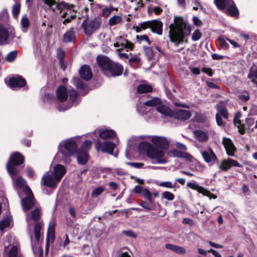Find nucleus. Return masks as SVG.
Returning a JSON list of instances; mask_svg holds the SVG:
<instances>
[{"label": "nucleus", "instance_id": "1", "mask_svg": "<svg viewBox=\"0 0 257 257\" xmlns=\"http://www.w3.org/2000/svg\"><path fill=\"white\" fill-rule=\"evenodd\" d=\"M24 161V157L19 152L13 153L6 165L7 170L11 176L15 186L23 188L27 196L22 200V205L24 211L31 209L34 205V196L30 188L26 185V182L21 176H17L18 170L17 167Z\"/></svg>", "mask_w": 257, "mask_h": 257}, {"label": "nucleus", "instance_id": "2", "mask_svg": "<svg viewBox=\"0 0 257 257\" xmlns=\"http://www.w3.org/2000/svg\"><path fill=\"white\" fill-rule=\"evenodd\" d=\"M169 37L171 42L175 46H178L180 43L188 42L185 37L191 33V26L182 17L175 16L173 23L169 26Z\"/></svg>", "mask_w": 257, "mask_h": 257}, {"label": "nucleus", "instance_id": "3", "mask_svg": "<svg viewBox=\"0 0 257 257\" xmlns=\"http://www.w3.org/2000/svg\"><path fill=\"white\" fill-rule=\"evenodd\" d=\"M56 94V108L59 111H65L71 107L73 105L77 104L78 94L77 91L74 89L69 90V99L67 90L63 85L57 88Z\"/></svg>", "mask_w": 257, "mask_h": 257}, {"label": "nucleus", "instance_id": "4", "mask_svg": "<svg viewBox=\"0 0 257 257\" xmlns=\"http://www.w3.org/2000/svg\"><path fill=\"white\" fill-rule=\"evenodd\" d=\"M8 13L6 10L0 14V45L10 44L16 37L14 27L7 21Z\"/></svg>", "mask_w": 257, "mask_h": 257}, {"label": "nucleus", "instance_id": "5", "mask_svg": "<svg viewBox=\"0 0 257 257\" xmlns=\"http://www.w3.org/2000/svg\"><path fill=\"white\" fill-rule=\"evenodd\" d=\"M96 61L99 67L106 76L115 77L121 75L123 71L122 66L112 62L108 57L98 55Z\"/></svg>", "mask_w": 257, "mask_h": 257}, {"label": "nucleus", "instance_id": "6", "mask_svg": "<svg viewBox=\"0 0 257 257\" xmlns=\"http://www.w3.org/2000/svg\"><path fill=\"white\" fill-rule=\"evenodd\" d=\"M139 147L151 159L152 163L165 164L167 162L166 159L164 157L165 152L163 150L156 148L147 142H141Z\"/></svg>", "mask_w": 257, "mask_h": 257}, {"label": "nucleus", "instance_id": "7", "mask_svg": "<svg viewBox=\"0 0 257 257\" xmlns=\"http://www.w3.org/2000/svg\"><path fill=\"white\" fill-rule=\"evenodd\" d=\"M76 142L74 138H70L60 143L57 157L64 163H69L70 157L75 154L77 150Z\"/></svg>", "mask_w": 257, "mask_h": 257}, {"label": "nucleus", "instance_id": "8", "mask_svg": "<svg viewBox=\"0 0 257 257\" xmlns=\"http://www.w3.org/2000/svg\"><path fill=\"white\" fill-rule=\"evenodd\" d=\"M66 172L64 166L58 164L53 169V175L46 172L43 176L42 182L44 185L51 188L56 187Z\"/></svg>", "mask_w": 257, "mask_h": 257}, {"label": "nucleus", "instance_id": "9", "mask_svg": "<svg viewBox=\"0 0 257 257\" xmlns=\"http://www.w3.org/2000/svg\"><path fill=\"white\" fill-rule=\"evenodd\" d=\"M217 7L220 10H224L226 7L227 13L232 17H237L238 11L232 0H214Z\"/></svg>", "mask_w": 257, "mask_h": 257}, {"label": "nucleus", "instance_id": "10", "mask_svg": "<svg viewBox=\"0 0 257 257\" xmlns=\"http://www.w3.org/2000/svg\"><path fill=\"white\" fill-rule=\"evenodd\" d=\"M101 23L100 19L98 18H95L89 22H87L85 20L82 24V27L85 34L87 36H90L99 28Z\"/></svg>", "mask_w": 257, "mask_h": 257}, {"label": "nucleus", "instance_id": "11", "mask_svg": "<svg viewBox=\"0 0 257 257\" xmlns=\"http://www.w3.org/2000/svg\"><path fill=\"white\" fill-rule=\"evenodd\" d=\"M142 29L150 28L153 33L161 35L162 34L163 23L157 20L145 22L140 24Z\"/></svg>", "mask_w": 257, "mask_h": 257}, {"label": "nucleus", "instance_id": "12", "mask_svg": "<svg viewBox=\"0 0 257 257\" xmlns=\"http://www.w3.org/2000/svg\"><path fill=\"white\" fill-rule=\"evenodd\" d=\"M95 147L97 150H101L102 152L108 153L111 155H114L117 157L116 154H113V151L115 148V145L110 141L101 142L98 140L95 143Z\"/></svg>", "mask_w": 257, "mask_h": 257}, {"label": "nucleus", "instance_id": "13", "mask_svg": "<svg viewBox=\"0 0 257 257\" xmlns=\"http://www.w3.org/2000/svg\"><path fill=\"white\" fill-rule=\"evenodd\" d=\"M200 153L204 161L207 163L213 164L218 162L217 156L210 147L207 150H201Z\"/></svg>", "mask_w": 257, "mask_h": 257}, {"label": "nucleus", "instance_id": "14", "mask_svg": "<svg viewBox=\"0 0 257 257\" xmlns=\"http://www.w3.org/2000/svg\"><path fill=\"white\" fill-rule=\"evenodd\" d=\"M151 141L152 143L158 147L157 148L162 150H167L169 147V142L164 137L153 136Z\"/></svg>", "mask_w": 257, "mask_h": 257}, {"label": "nucleus", "instance_id": "15", "mask_svg": "<svg viewBox=\"0 0 257 257\" xmlns=\"http://www.w3.org/2000/svg\"><path fill=\"white\" fill-rule=\"evenodd\" d=\"M187 186L190 189L196 190L198 192L201 193L204 196L209 197L210 198H211L212 196H213V198L214 199L216 198V196L211 194L209 191L199 186L197 183L195 182H188L187 184Z\"/></svg>", "mask_w": 257, "mask_h": 257}, {"label": "nucleus", "instance_id": "16", "mask_svg": "<svg viewBox=\"0 0 257 257\" xmlns=\"http://www.w3.org/2000/svg\"><path fill=\"white\" fill-rule=\"evenodd\" d=\"M231 167H240V164L236 160L228 159L221 161L219 168L223 171H228Z\"/></svg>", "mask_w": 257, "mask_h": 257}, {"label": "nucleus", "instance_id": "17", "mask_svg": "<svg viewBox=\"0 0 257 257\" xmlns=\"http://www.w3.org/2000/svg\"><path fill=\"white\" fill-rule=\"evenodd\" d=\"M222 144L225 149L227 155L233 157L234 153L236 151V148L232 141L229 138H224L222 140Z\"/></svg>", "mask_w": 257, "mask_h": 257}, {"label": "nucleus", "instance_id": "18", "mask_svg": "<svg viewBox=\"0 0 257 257\" xmlns=\"http://www.w3.org/2000/svg\"><path fill=\"white\" fill-rule=\"evenodd\" d=\"M120 41H117L114 44V47L117 48V50H122L125 49L126 51L132 50L134 48V44L128 41L127 40L123 39L121 37H119Z\"/></svg>", "mask_w": 257, "mask_h": 257}, {"label": "nucleus", "instance_id": "19", "mask_svg": "<svg viewBox=\"0 0 257 257\" xmlns=\"http://www.w3.org/2000/svg\"><path fill=\"white\" fill-rule=\"evenodd\" d=\"M191 116V113L189 110L184 109H178L173 112V116L174 118L180 120H186Z\"/></svg>", "mask_w": 257, "mask_h": 257}, {"label": "nucleus", "instance_id": "20", "mask_svg": "<svg viewBox=\"0 0 257 257\" xmlns=\"http://www.w3.org/2000/svg\"><path fill=\"white\" fill-rule=\"evenodd\" d=\"M26 84L25 80L20 76L13 77L9 80V84L11 88L22 87Z\"/></svg>", "mask_w": 257, "mask_h": 257}, {"label": "nucleus", "instance_id": "21", "mask_svg": "<svg viewBox=\"0 0 257 257\" xmlns=\"http://www.w3.org/2000/svg\"><path fill=\"white\" fill-rule=\"evenodd\" d=\"M40 209L37 208L31 212V215L26 214V218L28 223V229L30 230V220L32 219L34 221H38L40 218Z\"/></svg>", "mask_w": 257, "mask_h": 257}, {"label": "nucleus", "instance_id": "22", "mask_svg": "<svg viewBox=\"0 0 257 257\" xmlns=\"http://www.w3.org/2000/svg\"><path fill=\"white\" fill-rule=\"evenodd\" d=\"M55 224L50 223L47 234V238L46 242V250L48 251L49 248L50 241L53 242L55 239L54 232H55Z\"/></svg>", "mask_w": 257, "mask_h": 257}, {"label": "nucleus", "instance_id": "23", "mask_svg": "<svg viewBox=\"0 0 257 257\" xmlns=\"http://www.w3.org/2000/svg\"><path fill=\"white\" fill-rule=\"evenodd\" d=\"M98 133L99 137L102 139H111L115 136V133L112 130L100 128L95 131L94 133Z\"/></svg>", "mask_w": 257, "mask_h": 257}, {"label": "nucleus", "instance_id": "24", "mask_svg": "<svg viewBox=\"0 0 257 257\" xmlns=\"http://www.w3.org/2000/svg\"><path fill=\"white\" fill-rule=\"evenodd\" d=\"M79 74L81 78L85 80H89L92 77L91 69L87 65H84L81 67Z\"/></svg>", "mask_w": 257, "mask_h": 257}, {"label": "nucleus", "instance_id": "25", "mask_svg": "<svg viewBox=\"0 0 257 257\" xmlns=\"http://www.w3.org/2000/svg\"><path fill=\"white\" fill-rule=\"evenodd\" d=\"M241 117V113L240 112H237L233 119V123L235 126H237L238 132L241 134L243 135L245 133V127L243 124L241 123L240 118Z\"/></svg>", "mask_w": 257, "mask_h": 257}, {"label": "nucleus", "instance_id": "26", "mask_svg": "<svg viewBox=\"0 0 257 257\" xmlns=\"http://www.w3.org/2000/svg\"><path fill=\"white\" fill-rule=\"evenodd\" d=\"M169 155L170 156L184 158L189 161H192V156L189 154L185 152H181L178 150H172L170 151Z\"/></svg>", "mask_w": 257, "mask_h": 257}, {"label": "nucleus", "instance_id": "27", "mask_svg": "<svg viewBox=\"0 0 257 257\" xmlns=\"http://www.w3.org/2000/svg\"><path fill=\"white\" fill-rule=\"evenodd\" d=\"M193 134L199 142H207L208 140V133L205 131L200 130H195L193 132Z\"/></svg>", "mask_w": 257, "mask_h": 257}, {"label": "nucleus", "instance_id": "28", "mask_svg": "<svg viewBox=\"0 0 257 257\" xmlns=\"http://www.w3.org/2000/svg\"><path fill=\"white\" fill-rule=\"evenodd\" d=\"M165 247L166 248L178 254H183L186 253L185 249L180 246L168 243L166 244Z\"/></svg>", "mask_w": 257, "mask_h": 257}, {"label": "nucleus", "instance_id": "29", "mask_svg": "<svg viewBox=\"0 0 257 257\" xmlns=\"http://www.w3.org/2000/svg\"><path fill=\"white\" fill-rule=\"evenodd\" d=\"M77 159L79 164L84 165L88 160V155L84 150H79L77 152Z\"/></svg>", "mask_w": 257, "mask_h": 257}, {"label": "nucleus", "instance_id": "30", "mask_svg": "<svg viewBox=\"0 0 257 257\" xmlns=\"http://www.w3.org/2000/svg\"><path fill=\"white\" fill-rule=\"evenodd\" d=\"M216 109L218 111L217 114H219L221 116H223L225 119L228 117V113L226 107L222 103H219L216 105Z\"/></svg>", "mask_w": 257, "mask_h": 257}, {"label": "nucleus", "instance_id": "31", "mask_svg": "<svg viewBox=\"0 0 257 257\" xmlns=\"http://www.w3.org/2000/svg\"><path fill=\"white\" fill-rule=\"evenodd\" d=\"M157 110L165 116H172L173 112L168 107L164 105H159L156 108Z\"/></svg>", "mask_w": 257, "mask_h": 257}, {"label": "nucleus", "instance_id": "32", "mask_svg": "<svg viewBox=\"0 0 257 257\" xmlns=\"http://www.w3.org/2000/svg\"><path fill=\"white\" fill-rule=\"evenodd\" d=\"M75 33L73 29H71L65 33L63 36L64 42L66 43L72 42L75 38Z\"/></svg>", "mask_w": 257, "mask_h": 257}, {"label": "nucleus", "instance_id": "33", "mask_svg": "<svg viewBox=\"0 0 257 257\" xmlns=\"http://www.w3.org/2000/svg\"><path fill=\"white\" fill-rule=\"evenodd\" d=\"M152 89L153 88L151 85L148 84H140L138 87L137 92L140 94L148 93L152 91Z\"/></svg>", "mask_w": 257, "mask_h": 257}, {"label": "nucleus", "instance_id": "34", "mask_svg": "<svg viewBox=\"0 0 257 257\" xmlns=\"http://www.w3.org/2000/svg\"><path fill=\"white\" fill-rule=\"evenodd\" d=\"M73 83L77 89L81 91L85 90L86 88L85 84L78 77H74L73 78Z\"/></svg>", "mask_w": 257, "mask_h": 257}, {"label": "nucleus", "instance_id": "35", "mask_svg": "<svg viewBox=\"0 0 257 257\" xmlns=\"http://www.w3.org/2000/svg\"><path fill=\"white\" fill-rule=\"evenodd\" d=\"M161 103V99L158 97H154L153 98L145 102L144 105L148 106H154L158 105Z\"/></svg>", "mask_w": 257, "mask_h": 257}, {"label": "nucleus", "instance_id": "36", "mask_svg": "<svg viewBox=\"0 0 257 257\" xmlns=\"http://www.w3.org/2000/svg\"><path fill=\"white\" fill-rule=\"evenodd\" d=\"M121 21L122 18L121 16L114 15L109 19L108 21V24L110 26H113L120 23Z\"/></svg>", "mask_w": 257, "mask_h": 257}, {"label": "nucleus", "instance_id": "37", "mask_svg": "<svg viewBox=\"0 0 257 257\" xmlns=\"http://www.w3.org/2000/svg\"><path fill=\"white\" fill-rule=\"evenodd\" d=\"M17 56L18 51L17 50L12 51L7 54L5 60L8 62H12L17 57Z\"/></svg>", "mask_w": 257, "mask_h": 257}, {"label": "nucleus", "instance_id": "38", "mask_svg": "<svg viewBox=\"0 0 257 257\" xmlns=\"http://www.w3.org/2000/svg\"><path fill=\"white\" fill-rule=\"evenodd\" d=\"M247 77L251 79V82L257 85V70L253 71L252 69H250Z\"/></svg>", "mask_w": 257, "mask_h": 257}, {"label": "nucleus", "instance_id": "39", "mask_svg": "<svg viewBox=\"0 0 257 257\" xmlns=\"http://www.w3.org/2000/svg\"><path fill=\"white\" fill-rule=\"evenodd\" d=\"M41 230L40 224L36 223L34 227V233L35 239L37 241H39L41 238Z\"/></svg>", "mask_w": 257, "mask_h": 257}, {"label": "nucleus", "instance_id": "40", "mask_svg": "<svg viewBox=\"0 0 257 257\" xmlns=\"http://www.w3.org/2000/svg\"><path fill=\"white\" fill-rule=\"evenodd\" d=\"M9 257H22L19 254L18 248L16 246H13L9 253Z\"/></svg>", "mask_w": 257, "mask_h": 257}, {"label": "nucleus", "instance_id": "41", "mask_svg": "<svg viewBox=\"0 0 257 257\" xmlns=\"http://www.w3.org/2000/svg\"><path fill=\"white\" fill-rule=\"evenodd\" d=\"M194 119L197 122L203 123L207 120V117L204 114L197 113Z\"/></svg>", "mask_w": 257, "mask_h": 257}, {"label": "nucleus", "instance_id": "42", "mask_svg": "<svg viewBox=\"0 0 257 257\" xmlns=\"http://www.w3.org/2000/svg\"><path fill=\"white\" fill-rule=\"evenodd\" d=\"M190 169L193 171H195L197 172H202L203 171L204 169V166L200 163L196 162L195 163L194 166L190 167Z\"/></svg>", "mask_w": 257, "mask_h": 257}, {"label": "nucleus", "instance_id": "43", "mask_svg": "<svg viewBox=\"0 0 257 257\" xmlns=\"http://www.w3.org/2000/svg\"><path fill=\"white\" fill-rule=\"evenodd\" d=\"M162 198L165 199L169 201H172L174 199V195L169 191H165L162 193Z\"/></svg>", "mask_w": 257, "mask_h": 257}, {"label": "nucleus", "instance_id": "44", "mask_svg": "<svg viewBox=\"0 0 257 257\" xmlns=\"http://www.w3.org/2000/svg\"><path fill=\"white\" fill-rule=\"evenodd\" d=\"M68 6V3L64 2H61L59 3H56L54 7L55 8V10H57L61 12L63 9H65V8Z\"/></svg>", "mask_w": 257, "mask_h": 257}, {"label": "nucleus", "instance_id": "45", "mask_svg": "<svg viewBox=\"0 0 257 257\" xmlns=\"http://www.w3.org/2000/svg\"><path fill=\"white\" fill-rule=\"evenodd\" d=\"M113 10L114 8L112 6L103 8L102 11V16L104 18H107Z\"/></svg>", "mask_w": 257, "mask_h": 257}, {"label": "nucleus", "instance_id": "46", "mask_svg": "<svg viewBox=\"0 0 257 257\" xmlns=\"http://www.w3.org/2000/svg\"><path fill=\"white\" fill-rule=\"evenodd\" d=\"M144 51L148 60L151 61L153 57V50L151 47H144Z\"/></svg>", "mask_w": 257, "mask_h": 257}, {"label": "nucleus", "instance_id": "47", "mask_svg": "<svg viewBox=\"0 0 257 257\" xmlns=\"http://www.w3.org/2000/svg\"><path fill=\"white\" fill-rule=\"evenodd\" d=\"M157 185L161 187L167 188H174L175 187V184H173L170 181L162 182L160 183H157Z\"/></svg>", "mask_w": 257, "mask_h": 257}, {"label": "nucleus", "instance_id": "48", "mask_svg": "<svg viewBox=\"0 0 257 257\" xmlns=\"http://www.w3.org/2000/svg\"><path fill=\"white\" fill-rule=\"evenodd\" d=\"M105 188L103 187H99L94 189L91 193V196L95 197L100 195L104 190Z\"/></svg>", "mask_w": 257, "mask_h": 257}, {"label": "nucleus", "instance_id": "49", "mask_svg": "<svg viewBox=\"0 0 257 257\" xmlns=\"http://www.w3.org/2000/svg\"><path fill=\"white\" fill-rule=\"evenodd\" d=\"M21 5L20 4H16L13 6L12 9V14L14 18H16L20 11Z\"/></svg>", "mask_w": 257, "mask_h": 257}, {"label": "nucleus", "instance_id": "50", "mask_svg": "<svg viewBox=\"0 0 257 257\" xmlns=\"http://www.w3.org/2000/svg\"><path fill=\"white\" fill-rule=\"evenodd\" d=\"M136 39H137V41L140 43H141L142 41H145L147 42V43L148 45L151 44V41L149 39L148 37L146 35H140V36L137 35L136 36Z\"/></svg>", "mask_w": 257, "mask_h": 257}, {"label": "nucleus", "instance_id": "51", "mask_svg": "<svg viewBox=\"0 0 257 257\" xmlns=\"http://www.w3.org/2000/svg\"><path fill=\"white\" fill-rule=\"evenodd\" d=\"M21 24L23 28L27 29L30 25V22L26 16H24L21 19Z\"/></svg>", "mask_w": 257, "mask_h": 257}, {"label": "nucleus", "instance_id": "52", "mask_svg": "<svg viewBox=\"0 0 257 257\" xmlns=\"http://www.w3.org/2000/svg\"><path fill=\"white\" fill-rule=\"evenodd\" d=\"M202 34L199 30H196L192 35V40L193 41H197L201 38Z\"/></svg>", "mask_w": 257, "mask_h": 257}, {"label": "nucleus", "instance_id": "53", "mask_svg": "<svg viewBox=\"0 0 257 257\" xmlns=\"http://www.w3.org/2000/svg\"><path fill=\"white\" fill-rule=\"evenodd\" d=\"M127 165L131 166L135 168H142L143 167L144 164L143 163L139 162H126Z\"/></svg>", "mask_w": 257, "mask_h": 257}, {"label": "nucleus", "instance_id": "54", "mask_svg": "<svg viewBox=\"0 0 257 257\" xmlns=\"http://www.w3.org/2000/svg\"><path fill=\"white\" fill-rule=\"evenodd\" d=\"M10 222L8 219H4L0 222V230H3L10 225Z\"/></svg>", "mask_w": 257, "mask_h": 257}, {"label": "nucleus", "instance_id": "55", "mask_svg": "<svg viewBox=\"0 0 257 257\" xmlns=\"http://www.w3.org/2000/svg\"><path fill=\"white\" fill-rule=\"evenodd\" d=\"M193 4L194 5V6L193 7V9L195 11H197L199 8L200 10H203V8L202 6L201 3H200L199 0H190Z\"/></svg>", "mask_w": 257, "mask_h": 257}, {"label": "nucleus", "instance_id": "56", "mask_svg": "<svg viewBox=\"0 0 257 257\" xmlns=\"http://www.w3.org/2000/svg\"><path fill=\"white\" fill-rule=\"evenodd\" d=\"M241 191L243 196H248L250 193V190L248 186L245 184H243L241 188Z\"/></svg>", "mask_w": 257, "mask_h": 257}, {"label": "nucleus", "instance_id": "57", "mask_svg": "<svg viewBox=\"0 0 257 257\" xmlns=\"http://www.w3.org/2000/svg\"><path fill=\"white\" fill-rule=\"evenodd\" d=\"M122 233L126 236L131 238H136L137 237V233H135L131 230H123L122 231Z\"/></svg>", "mask_w": 257, "mask_h": 257}, {"label": "nucleus", "instance_id": "58", "mask_svg": "<svg viewBox=\"0 0 257 257\" xmlns=\"http://www.w3.org/2000/svg\"><path fill=\"white\" fill-rule=\"evenodd\" d=\"M45 4L47 5L49 7V9L53 12L55 11V8L54 7L56 4L55 0H45Z\"/></svg>", "mask_w": 257, "mask_h": 257}, {"label": "nucleus", "instance_id": "59", "mask_svg": "<svg viewBox=\"0 0 257 257\" xmlns=\"http://www.w3.org/2000/svg\"><path fill=\"white\" fill-rule=\"evenodd\" d=\"M218 41L220 43V44L221 46V47L224 49L226 50L228 48V44L226 42L225 39L219 37L218 38Z\"/></svg>", "mask_w": 257, "mask_h": 257}, {"label": "nucleus", "instance_id": "60", "mask_svg": "<svg viewBox=\"0 0 257 257\" xmlns=\"http://www.w3.org/2000/svg\"><path fill=\"white\" fill-rule=\"evenodd\" d=\"M92 145V142L90 141H85L82 146V148L80 149V150H84L85 152L86 150L89 149Z\"/></svg>", "mask_w": 257, "mask_h": 257}, {"label": "nucleus", "instance_id": "61", "mask_svg": "<svg viewBox=\"0 0 257 257\" xmlns=\"http://www.w3.org/2000/svg\"><path fill=\"white\" fill-rule=\"evenodd\" d=\"M140 205L147 210H152L150 203L146 201H142L140 203Z\"/></svg>", "mask_w": 257, "mask_h": 257}, {"label": "nucleus", "instance_id": "62", "mask_svg": "<svg viewBox=\"0 0 257 257\" xmlns=\"http://www.w3.org/2000/svg\"><path fill=\"white\" fill-rule=\"evenodd\" d=\"M57 55L59 60H64L65 57V52L59 49L57 50Z\"/></svg>", "mask_w": 257, "mask_h": 257}, {"label": "nucleus", "instance_id": "63", "mask_svg": "<svg viewBox=\"0 0 257 257\" xmlns=\"http://www.w3.org/2000/svg\"><path fill=\"white\" fill-rule=\"evenodd\" d=\"M137 111L140 113V114H144L146 112V110L145 109V107L144 106H142L141 103L138 104L137 105Z\"/></svg>", "mask_w": 257, "mask_h": 257}, {"label": "nucleus", "instance_id": "64", "mask_svg": "<svg viewBox=\"0 0 257 257\" xmlns=\"http://www.w3.org/2000/svg\"><path fill=\"white\" fill-rule=\"evenodd\" d=\"M144 189V188H143L142 186L138 185L135 187L133 191H134V192H135L136 194H142Z\"/></svg>", "mask_w": 257, "mask_h": 257}]
</instances>
